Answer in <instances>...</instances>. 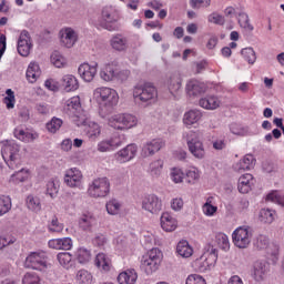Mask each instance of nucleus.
Here are the masks:
<instances>
[{"instance_id": "nucleus-24", "label": "nucleus", "mask_w": 284, "mask_h": 284, "mask_svg": "<svg viewBox=\"0 0 284 284\" xmlns=\"http://www.w3.org/2000/svg\"><path fill=\"white\" fill-rule=\"evenodd\" d=\"M203 119V112L199 109H192L190 111H186L183 115V123L185 128H192V125H196L199 121Z\"/></svg>"}, {"instance_id": "nucleus-52", "label": "nucleus", "mask_w": 284, "mask_h": 284, "mask_svg": "<svg viewBox=\"0 0 284 284\" xmlns=\"http://www.w3.org/2000/svg\"><path fill=\"white\" fill-rule=\"evenodd\" d=\"M12 210V200L10 196H0V216L8 214Z\"/></svg>"}, {"instance_id": "nucleus-8", "label": "nucleus", "mask_w": 284, "mask_h": 284, "mask_svg": "<svg viewBox=\"0 0 284 284\" xmlns=\"http://www.w3.org/2000/svg\"><path fill=\"white\" fill-rule=\"evenodd\" d=\"M110 179L102 176L93 179L87 190L88 196L91 199H105L110 195Z\"/></svg>"}, {"instance_id": "nucleus-38", "label": "nucleus", "mask_w": 284, "mask_h": 284, "mask_svg": "<svg viewBox=\"0 0 284 284\" xmlns=\"http://www.w3.org/2000/svg\"><path fill=\"white\" fill-rule=\"evenodd\" d=\"M176 254L182 258H190L194 254V248L190 245L187 240H181L176 245Z\"/></svg>"}, {"instance_id": "nucleus-15", "label": "nucleus", "mask_w": 284, "mask_h": 284, "mask_svg": "<svg viewBox=\"0 0 284 284\" xmlns=\"http://www.w3.org/2000/svg\"><path fill=\"white\" fill-rule=\"evenodd\" d=\"M270 274V264L263 260H257L253 263L251 268V276L255 283H263Z\"/></svg>"}, {"instance_id": "nucleus-46", "label": "nucleus", "mask_w": 284, "mask_h": 284, "mask_svg": "<svg viewBox=\"0 0 284 284\" xmlns=\"http://www.w3.org/2000/svg\"><path fill=\"white\" fill-rule=\"evenodd\" d=\"M217 247L223 252H227L231 247L230 237L225 233H217L215 236Z\"/></svg>"}, {"instance_id": "nucleus-31", "label": "nucleus", "mask_w": 284, "mask_h": 284, "mask_svg": "<svg viewBox=\"0 0 284 284\" xmlns=\"http://www.w3.org/2000/svg\"><path fill=\"white\" fill-rule=\"evenodd\" d=\"M85 126V134L90 141H97L101 136V125L97 122H88V120L82 121Z\"/></svg>"}, {"instance_id": "nucleus-58", "label": "nucleus", "mask_w": 284, "mask_h": 284, "mask_svg": "<svg viewBox=\"0 0 284 284\" xmlns=\"http://www.w3.org/2000/svg\"><path fill=\"white\" fill-rule=\"evenodd\" d=\"M48 230L49 232L59 234L63 232V224L59 222V219L57 216H53L48 224Z\"/></svg>"}, {"instance_id": "nucleus-49", "label": "nucleus", "mask_w": 284, "mask_h": 284, "mask_svg": "<svg viewBox=\"0 0 284 284\" xmlns=\"http://www.w3.org/2000/svg\"><path fill=\"white\" fill-rule=\"evenodd\" d=\"M51 63L55 68H65V65H68V59H65V57H63V54H61V52L54 51L51 54Z\"/></svg>"}, {"instance_id": "nucleus-43", "label": "nucleus", "mask_w": 284, "mask_h": 284, "mask_svg": "<svg viewBox=\"0 0 284 284\" xmlns=\"http://www.w3.org/2000/svg\"><path fill=\"white\" fill-rule=\"evenodd\" d=\"M105 207L108 214L116 216V214H121V207H123V204H121L119 200L112 199L106 202Z\"/></svg>"}, {"instance_id": "nucleus-28", "label": "nucleus", "mask_w": 284, "mask_h": 284, "mask_svg": "<svg viewBox=\"0 0 284 284\" xmlns=\"http://www.w3.org/2000/svg\"><path fill=\"white\" fill-rule=\"evenodd\" d=\"M185 90L189 97H199V94L205 92V84L199 80L191 79L186 82Z\"/></svg>"}, {"instance_id": "nucleus-25", "label": "nucleus", "mask_w": 284, "mask_h": 284, "mask_svg": "<svg viewBox=\"0 0 284 284\" xmlns=\"http://www.w3.org/2000/svg\"><path fill=\"white\" fill-rule=\"evenodd\" d=\"M78 225L80 230H83L84 232H90L92 227L97 225V217L94 216V214L85 212L79 217Z\"/></svg>"}, {"instance_id": "nucleus-11", "label": "nucleus", "mask_w": 284, "mask_h": 284, "mask_svg": "<svg viewBox=\"0 0 284 284\" xmlns=\"http://www.w3.org/2000/svg\"><path fill=\"white\" fill-rule=\"evenodd\" d=\"M186 145L189 148V152L194 156V159H205V145L203 141L199 139L196 132L191 131L186 139Z\"/></svg>"}, {"instance_id": "nucleus-22", "label": "nucleus", "mask_w": 284, "mask_h": 284, "mask_svg": "<svg viewBox=\"0 0 284 284\" xmlns=\"http://www.w3.org/2000/svg\"><path fill=\"white\" fill-rule=\"evenodd\" d=\"M81 108V98L79 95L72 97L64 101L62 112L68 116H77V112Z\"/></svg>"}, {"instance_id": "nucleus-4", "label": "nucleus", "mask_w": 284, "mask_h": 284, "mask_svg": "<svg viewBox=\"0 0 284 284\" xmlns=\"http://www.w3.org/2000/svg\"><path fill=\"white\" fill-rule=\"evenodd\" d=\"M217 261L219 250L212 244H209L204 248V253L199 258H196L192 265L196 272H210V270H214Z\"/></svg>"}, {"instance_id": "nucleus-9", "label": "nucleus", "mask_w": 284, "mask_h": 284, "mask_svg": "<svg viewBox=\"0 0 284 284\" xmlns=\"http://www.w3.org/2000/svg\"><path fill=\"white\" fill-rule=\"evenodd\" d=\"M252 236H254V230L251 226H239L232 233L233 245L239 250H247L252 243Z\"/></svg>"}, {"instance_id": "nucleus-14", "label": "nucleus", "mask_w": 284, "mask_h": 284, "mask_svg": "<svg viewBox=\"0 0 284 284\" xmlns=\"http://www.w3.org/2000/svg\"><path fill=\"white\" fill-rule=\"evenodd\" d=\"M119 11L114 9L113 7H104L102 9V21L100 22L101 28H104V30H109L110 32L116 30L114 26L111 23H116L119 21Z\"/></svg>"}, {"instance_id": "nucleus-42", "label": "nucleus", "mask_w": 284, "mask_h": 284, "mask_svg": "<svg viewBox=\"0 0 284 284\" xmlns=\"http://www.w3.org/2000/svg\"><path fill=\"white\" fill-rule=\"evenodd\" d=\"M26 205L31 212H41V199L37 195H28Z\"/></svg>"}, {"instance_id": "nucleus-32", "label": "nucleus", "mask_w": 284, "mask_h": 284, "mask_svg": "<svg viewBox=\"0 0 284 284\" xmlns=\"http://www.w3.org/2000/svg\"><path fill=\"white\" fill-rule=\"evenodd\" d=\"M254 185V175L246 173L240 176L237 189L241 194H247Z\"/></svg>"}, {"instance_id": "nucleus-62", "label": "nucleus", "mask_w": 284, "mask_h": 284, "mask_svg": "<svg viewBox=\"0 0 284 284\" xmlns=\"http://www.w3.org/2000/svg\"><path fill=\"white\" fill-rule=\"evenodd\" d=\"M212 0H190V6L193 10H201V8H210Z\"/></svg>"}, {"instance_id": "nucleus-27", "label": "nucleus", "mask_w": 284, "mask_h": 284, "mask_svg": "<svg viewBox=\"0 0 284 284\" xmlns=\"http://www.w3.org/2000/svg\"><path fill=\"white\" fill-rule=\"evenodd\" d=\"M160 224L164 232H174L179 227V221L168 212L162 213Z\"/></svg>"}, {"instance_id": "nucleus-23", "label": "nucleus", "mask_w": 284, "mask_h": 284, "mask_svg": "<svg viewBox=\"0 0 284 284\" xmlns=\"http://www.w3.org/2000/svg\"><path fill=\"white\" fill-rule=\"evenodd\" d=\"M254 165H256V159H254V155L246 154L243 159L233 164V170L235 172H246L247 170H253Z\"/></svg>"}, {"instance_id": "nucleus-12", "label": "nucleus", "mask_w": 284, "mask_h": 284, "mask_svg": "<svg viewBox=\"0 0 284 284\" xmlns=\"http://www.w3.org/2000/svg\"><path fill=\"white\" fill-rule=\"evenodd\" d=\"M125 143V135L114 134L110 138H106L100 141L97 145L98 152H114L118 148H121Z\"/></svg>"}, {"instance_id": "nucleus-44", "label": "nucleus", "mask_w": 284, "mask_h": 284, "mask_svg": "<svg viewBox=\"0 0 284 284\" xmlns=\"http://www.w3.org/2000/svg\"><path fill=\"white\" fill-rule=\"evenodd\" d=\"M28 176H30L28 170L21 169L10 176L9 182L13 183L14 185H19V183L28 181Z\"/></svg>"}, {"instance_id": "nucleus-29", "label": "nucleus", "mask_w": 284, "mask_h": 284, "mask_svg": "<svg viewBox=\"0 0 284 284\" xmlns=\"http://www.w3.org/2000/svg\"><path fill=\"white\" fill-rule=\"evenodd\" d=\"M254 247H256V250H265L266 254H268L271 256H276L278 254L276 246H274L273 244L270 245V239H267L266 236H263V235H261L255 241Z\"/></svg>"}, {"instance_id": "nucleus-53", "label": "nucleus", "mask_w": 284, "mask_h": 284, "mask_svg": "<svg viewBox=\"0 0 284 284\" xmlns=\"http://www.w3.org/2000/svg\"><path fill=\"white\" fill-rule=\"evenodd\" d=\"M237 21L240 23V27L246 30V32H252L254 30V27L250 23V17L245 12H240L237 16Z\"/></svg>"}, {"instance_id": "nucleus-36", "label": "nucleus", "mask_w": 284, "mask_h": 284, "mask_svg": "<svg viewBox=\"0 0 284 284\" xmlns=\"http://www.w3.org/2000/svg\"><path fill=\"white\" fill-rule=\"evenodd\" d=\"M166 85L171 94H174L175 92H179V90L182 88L183 78H181L179 73H173L166 80Z\"/></svg>"}, {"instance_id": "nucleus-30", "label": "nucleus", "mask_w": 284, "mask_h": 284, "mask_svg": "<svg viewBox=\"0 0 284 284\" xmlns=\"http://www.w3.org/2000/svg\"><path fill=\"white\" fill-rule=\"evenodd\" d=\"M200 108L203 110H219L221 108V98L216 95H206L199 101Z\"/></svg>"}, {"instance_id": "nucleus-39", "label": "nucleus", "mask_w": 284, "mask_h": 284, "mask_svg": "<svg viewBox=\"0 0 284 284\" xmlns=\"http://www.w3.org/2000/svg\"><path fill=\"white\" fill-rule=\"evenodd\" d=\"M26 77L29 83H37V80L41 77V67L37 62L29 63Z\"/></svg>"}, {"instance_id": "nucleus-34", "label": "nucleus", "mask_w": 284, "mask_h": 284, "mask_svg": "<svg viewBox=\"0 0 284 284\" xmlns=\"http://www.w3.org/2000/svg\"><path fill=\"white\" fill-rule=\"evenodd\" d=\"M110 45L118 52H125L128 50V38L122 34H115L111 38Z\"/></svg>"}, {"instance_id": "nucleus-10", "label": "nucleus", "mask_w": 284, "mask_h": 284, "mask_svg": "<svg viewBox=\"0 0 284 284\" xmlns=\"http://www.w3.org/2000/svg\"><path fill=\"white\" fill-rule=\"evenodd\" d=\"M141 209L148 214L158 215L163 210V200L154 193L146 194L142 197Z\"/></svg>"}, {"instance_id": "nucleus-1", "label": "nucleus", "mask_w": 284, "mask_h": 284, "mask_svg": "<svg viewBox=\"0 0 284 284\" xmlns=\"http://www.w3.org/2000/svg\"><path fill=\"white\" fill-rule=\"evenodd\" d=\"M93 100L99 105V114L102 119L114 112L119 105V92L112 88L99 87L93 91Z\"/></svg>"}, {"instance_id": "nucleus-17", "label": "nucleus", "mask_w": 284, "mask_h": 284, "mask_svg": "<svg viewBox=\"0 0 284 284\" xmlns=\"http://www.w3.org/2000/svg\"><path fill=\"white\" fill-rule=\"evenodd\" d=\"M139 153V146L134 143L128 144L120 151L115 153V161L116 163H130V161L134 160L136 158V154Z\"/></svg>"}, {"instance_id": "nucleus-41", "label": "nucleus", "mask_w": 284, "mask_h": 284, "mask_svg": "<svg viewBox=\"0 0 284 284\" xmlns=\"http://www.w3.org/2000/svg\"><path fill=\"white\" fill-rule=\"evenodd\" d=\"M94 263L99 270H102V272H110V268L112 267V261H110V257L104 253H99L95 256Z\"/></svg>"}, {"instance_id": "nucleus-21", "label": "nucleus", "mask_w": 284, "mask_h": 284, "mask_svg": "<svg viewBox=\"0 0 284 284\" xmlns=\"http://www.w3.org/2000/svg\"><path fill=\"white\" fill-rule=\"evenodd\" d=\"M98 70H99V63L97 62H94L93 64L82 63L80 64L78 72L81 79H83V81H85L87 83H90L91 81H94Z\"/></svg>"}, {"instance_id": "nucleus-55", "label": "nucleus", "mask_w": 284, "mask_h": 284, "mask_svg": "<svg viewBox=\"0 0 284 284\" xmlns=\"http://www.w3.org/2000/svg\"><path fill=\"white\" fill-rule=\"evenodd\" d=\"M61 125H63V120L53 116L50 122L47 123V130L51 134H57L59 130H61Z\"/></svg>"}, {"instance_id": "nucleus-47", "label": "nucleus", "mask_w": 284, "mask_h": 284, "mask_svg": "<svg viewBox=\"0 0 284 284\" xmlns=\"http://www.w3.org/2000/svg\"><path fill=\"white\" fill-rule=\"evenodd\" d=\"M161 172H163V160H155L150 163L149 173L151 176L158 179V176H161Z\"/></svg>"}, {"instance_id": "nucleus-6", "label": "nucleus", "mask_w": 284, "mask_h": 284, "mask_svg": "<svg viewBox=\"0 0 284 284\" xmlns=\"http://www.w3.org/2000/svg\"><path fill=\"white\" fill-rule=\"evenodd\" d=\"M162 261L163 252L159 248H152L142 256L140 267L146 276H152L161 267Z\"/></svg>"}, {"instance_id": "nucleus-18", "label": "nucleus", "mask_w": 284, "mask_h": 284, "mask_svg": "<svg viewBox=\"0 0 284 284\" xmlns=\"http://www.w3.org/2000/svg\"><path fill=\"white\" fill-rule=\"evenodd\" d=\"M119 77V61L113 60L104 63L100 69V79L110 83V81H114Z\"/></svg>"}, {"instance_id": "nucleus-63", "label": "nucleus", "mask_w": 284, "mask_h": 284, "mask_svg": "<svg viewBox=\"0 0 284 284\" xmlns=\"http://www.w3.org/2000/svg\"><path fill=\"white\" fill-rule=\"evenodd\" d=\"M209 23H214L215 26H224L225 18L217 12H213L207 17Z\"/></svg>"}, {"instance_id": "nucleus-3", "label": "nucleus", "mask_w": 284, "mask_h": 284, "mask_svg": "<svg viewBox=\"0 0 284 284\" xmlns=\"http://www.w3.org/2000/svg\"><path fill=\"white\" fill-rule=\"evenodd\" d=\"M133 99L135 103H141L142 105H154L159 101V90L150 82L135 85Z\"/></svg>"}, {"instance_id": "nucleus-54", "label": "nucleus", "mask_w": 284, "mask_h": 284, "mask_svg": "<svg viewBox=\"0 0 284 284\" xmlns=\"http://www.w3.org/2000/svg\"><path fill=\"white\" fill-rule=\"evenodd\" d=\"M241 54L244 60L247 61L250 65H254L256 63V51L253 48H244L241 50Z\"/></svg>"}, {"instance_id": "nucleus-13", "label": "nucleus", "mask_w": 284, "mask_h": 284, "mask_svg": "<svg viewBox=\"0 0 284 284\" xmlns=\"http://www.w3.org/2000/svg\"><path fill=\"white\" fill-rule=\"evenodd\" d=\"M64 183L68 187L83 190V173L78 168L68 169L64 172Z\"/></svg>"}, {"instance_id": "nucleus-35", "label": "nucleus", "mask_w": 284, "mask_h": 284, "mask_svg": "<svg viewBox=\"0 0 284 284\" xmlns=\"http://www.w3.org/2000/svg\"><path fill=\"white\" fill-rule=\"evenodd\" d=\"M48 245L51 250H72V239L63 237L50 240Z\"/></svg>"}, {"instance_id": "nucleus-48", "label": "nucleus", "mask_w": 284, "mask_h": 284, "mask_svg": "<svg viewBox=\"0 0 284 284\" xmlns=\"http://www.w3.org/2000/svg\"><path fill=\"white\" fill-rule=\"evenodd\" d=\"M59 187H60L59 179L52 178L47 183V194L51 196V199H54L57 194H59Z\"/></svg>"}, {"instance_id": "nucleus-56", "label": "nucleus", "mask_w": 284, "mask_h": 284, "mask_svg": "<svg viewBox=\"0 0 284 284\" xmlns=\"http://www.w3.org/2000/svg\"><path fill=\"white\" fill-rule=\"evenodd\" d=\"M171 181L173 183H183V179H185V173L180 168H173L170 172Z\"/></svg>"}, {"instance_id": "nucleus-45", "label": "nucleus", "mask_w": 284, "mask_h": 284, "mask_svg": "<svg viewBox=\"0 0 284 284\" xmlns=\"http://www.w3.org/2000/svg\"><path fill=\"white\" fill-rule=\"evenodd\" d=\"M274 219H276V211L272 209H262L260 211V221L261 223L271 224L274 223Z\"/></svg>"}, {"instance_id": "nucleus-2", "label": "nucleus", "mask_w": 284, "mask_h": 284, "mask_svg": "<svg viewBox=\"0 0 284 284\" xmlns=\"http://www.w3.org/2000/svg\"><path fill=\"white\" fill-rule=\"evenodd\" d=\"M1 154L10 170H17V168H20L21 163H23L21 145L14 140L2 142Z\"/></svg>"}, {"instance_id": "nucleus-61", "label": "nucleus", "mask_w": 284, "mask_h": 284, "mask_svg": "<svg viewBox=\"0 0 284 284\" xmlns=\"http://www.w3.org/2000/svg\"><path fill=\"white\" fill-rule=\"evenodd\" d=\"M22 284H41V277L37 273H27L22 277Z\"/></svg>"}, {"instance_id": "nucleus-16", "label": "nucleus", "mask_w": 284, "mask_h": 284, "mask_svg": "<svg viewBox=\"0 0 284 284\" xmlns=\"http://www.w3.org/2000/svg\"><path fill=\"white\" fill-rule=\"evenodd\" d=\"M163 148H165V140L161 138L153 139L143 144L141 149V156L143 159L154 156V154H156V152H161Z\"/></svg>"}, {"instance_id": "nucleus-50", "label": "nucleus", "mask_w": 284, "mask_h": 284, "mask_svg": "<svg viewBox=\"0 0 284 284\" xmlns=\"http://www.w3.org/2000/svg\"><path fill=\"white\" fill-rule=\"evenodd\" d=\"M77 260L79 263H90L92 261V252L85 247L78 248L75 253Z\"/></svg>"}, {"instance_id": "nucleus-33", "label": "nucleus", "mask_w": 284, "mask_h": 284, "mask_svg": "<svg viewBox=\"0 0 284 284\" xmlns=\"http://www.w3.org/2000/svg\"><path fill=\"white\" fill-rule=\"evenodd\" d=\"M61 85L65 92H75L79 90V80L73 74H65L61 79Z\"/></svg>"}, {"instance_id": "nucleus-57", "label": "nucleus", "mask_w": 284, "mask_h": 284, "mask_svg": "<svg viewBox=\"0 0 284 284\" xmlns=\"http://www.w3.org/2000/svg\"><path fill=\"white\" fill-rule=\"evenodd\" d=\"M58 263L62 265V267H70V264L72 263V254L68 252L59 253L57 255Z\"/></svg>"}, {"instance_id": "nucleus-64", "label": "nucleus", "mask_w": 284, "mask_h": 284, "mask_svg": "<svg viewBox=\"0 0 284 284\" xmlns=\"http://www.w3.org/2000/svg\"><path fill=\"white\" fill-rule=\"evenodd\" d=\"M186 284H207V282L199 274H191L186 277Z\"/></svg>"}, {"instance_id": "nucleus-19", "label": "nucleus", "mask_w": 284, "mask_h": 284, "mask_svg": "<svg viewBox=\"0 0 284 284\" xmlns=\"http://www.w3.org/2000/svg\"><path fill=\"white\" fill-rule=\"evenodd\" d=\"M59 37L63 48H74V44L79 41V34L70 27L62 28L59 32Z\"/></svg>"}, {"instance_id": "nucleus-40", "label": "nucleus", "mask_w": 284, "mask_h": 284, "mask_svg": "<svg viewBox=\"0 0 284 284\" xmlns=\"http://www.w3.org/2000/svg\"><path fill=\"white\" fill-rule=\"evenodd\" d=\"M13 134H14V138L18 139V141H22L23 143H30L31 141H34L39 136L37 135V133L24 131L21 128H16L13 131Z\"/></svg>"}, {"instance_id": "nucleus-59", "label": "nucleus", "mask_w": 284, "mask_h": 284, "mask_svg": "<svg viewBox=\"0 0 284 284\" xmlns=\"http://www.w3.org/2000/svg\"><path fill=\"white\" fill-rule=\"evenodd\" d=\"M186 179L189 183H195L201 179V171L197 168L191 166L186 171Z\"/></svg>"}, {"instance_id": "nucleus-37", "label": "nucleus", "mask_w": 284, "mask_h": 284, "mask_svg": "<svg viewBox=\"0 0 284 284\" xmlns=\"http://www.w3.org/2000/svg\"><path fill=\"white\" fill-rule=\"evenodd\" d=\"M202 212L204 216H215L219 212V206H216V201L214 196L206 197L205 203L202 205Z\"/></svg>"}, {"instance_id": "nucleus-5", "label": "nucleus", "mask_w": 284, "mask_h": 284, "mask_svg": "<svg viewBox=\"0 0 284 284\" xmlns=\"http://www.w3.org/2000/svg\"><path fill=\"white\" fill-rule=\"evenodd\" d=\"M24 266L29 270H36L37 272L43 273L52 270V263L49 261L48 253L43 251L29 253L26 257Z\"/></svg>"}, {"instance_id": "nucleus-60", "label": "nucleus", "mask_w": 284, "mask_h": 284, "mask_svg": "<svg viewBox=\"0 0 284 284\" xmlns=\"http://www.w3.org/2000/svg\"><path fill=\"white\" fill-rule=\"evenodd\" d=\"M6 94L7 97L3 99V103L7 106V110H12L14 108V103H17V100L14 99V91H12V89H8Z\"/></svg>"}, {"instance_id": "nucleus-26", "label": "nucleus", "mask_w": 284, "mask_h": 284, "mask_svg": "<svg viewBox=\"0 0 284 284\" xmlns=\"http://www.w3.org/2000/svg\"><path fill=\"white\" fill-rule=\"evenodd\" d=\"M116 281L119 284H135L139 281V273L134 268H126L119 273Z\"/></svg>"}, {"instance_id": "nucleus-20", "label": "nucleus", "mask_w": 284, "mask_h": 284, "mask_svg": "<svg viewBox=\"0 0 284 284\" xmlns=\"http://www.w3.org/2000/svg\"><path fill=\"white\" fill-rule=\"evenodd\" d=\"M17 50L20 57L30 55V50H32V39L28 31L24 30L20 33Z\"/></svg>"}, {"instance_id": "nucleus-7", "label": "nucleus", "mask_w": 284, "mask_h": 284, "mask_svg": "<svg viewBox=\"0 0 284 284\" xmlns=\"http://www.w3.org/2000/svg\"><path fill=\"white\" fill-rule=\"evenodd\" d=\"M108 125L109 128H113V130L125 132V130L136 128L139 125V119L130 113H116L108 118Z\"/></svg>"}, {"instance_id": "nucleus-51", "label": "nucleus", "mask_w": 284, "mask_h": 284, "mask_svg": "<svg viewBox=\"0 0 284 284\" xmlns=\"http://www.w3.org/2000/svg\"><path fill=\"white\" fill-rule=\"evenodd\" d=\"M77 284H92V273L87 270H80L75 276Z\"/></svg>"}]
</instances>
